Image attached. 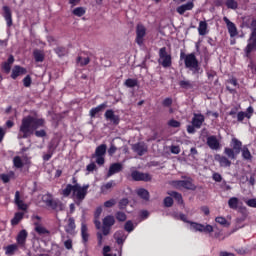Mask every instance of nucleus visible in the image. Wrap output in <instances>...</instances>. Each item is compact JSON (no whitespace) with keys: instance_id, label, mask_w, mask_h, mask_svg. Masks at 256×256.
<instances>
[{"instance_id":"nucleus-19","label":"nucleus","mask_w":256,"mask_h":256,"mask_svg":"<svg viewBox=\"0 0 256 256\" xmlns=\"http://www.w3.org/2000/svg\"><path fill=\"white\" fill-rule=\"evenodd\" d=\"M3 17L6 21L7 27H11L13 25V15L11 14V8L9 6H3Z\"/></svg>"},{"instance_id":"nucleus-15","label":"nucleus","mask_w":256,"mask_h":256,"mask_svg":"<svg viewBox=\"0 0 256 256\" xmlns=\"http://www.w3.org/2000/svg\"><path fill=\"white\" fill-rule=\"evenodd\" d=\"M104 117L106 121H110L113 125H119V116L112 109L106 110Z\"/></svg>"},{"instance_id":"nucleus-49","label":"nucleus","mask_w":256,"mask_h":256,"mask_svg":"<svg viewBox=\"0 0 256 256\" xmlns=\"http://www.w3.org/2000/svg\"><path fill=\"white\" fill-rule=\"evenodd\" d=\"M55 53L58 54V57H63L64 55L67 54V49L65 47H57L55 48Z\"/></svg>"},{"instance_id":"nucleus-9","label":"nucleus","mask_w":256,"mask_h":256,"mask_svg":"<svg viewBox=\"0 0 256 256\" xmlns=\"http://www.w3.org/2000/svg\"><path fill=\"white\" fill-rule=\"evenodd\" d=\"M159 63L162 65V67L167 68L171 67V54L167 53V48L162 47L159 50Z\"/></svg>"},{"instance_id":"nucleus-40","label":"nucleus","mask_w":256,"mask_h":256,"mask_svg":"<svg viewBox=\"0 0 256 256\" xmlns=\"http://www.w3.org/2000/svg\"><path fill=\"white\" fill-rule=\"evenodd\" d=\"M168 195H170V197H173L180 205L183 204V196L179 192H168Z\"/></svg>"},{"instance_id":"nucleus-52","label":"nucleus","mask_w":256,"mask_h":256,"mask_svg":"<svg viewBox=\"0 0 256 256\" xmlns=\"http://www.w3.org/2000/svg\"><path fill=\"white\" fill-rule=\"evenodd\" d=\"M168 125L169 127H174L175 129L181 127V122L175 120V119H171L170 121H168Z\"/></svg>"},{"instance_id":"nucleus-44","label":"nucleus","mask_w":256,"mask_h":256,"mask_svg":"<svg viewBox=\"0 0 256 256\" xmlns=\"http://www.w3.org/2000/svg\"><path fill=\"white\" fill-rule=\"evenodd\" d=\"M86 9L85 8H83V7H77V8H75L73 11H72V13H73V15H75L76 17H83V15H85V13H86Z\"/></svg>"},{"instance_id":"nucleus-5","label":"nucleus","mask_w":256,"mask_h":256,"mask_svg":"<svg viewBox=\"0 0 256 256\" xmlns=\"http://www.w3.org/2000/svg\"><path fill=\"white\" fill-rule=\"evenodd\" d=\"M250 29H252V33L245 48V53L247 56H249L252 51H256V19L251 21Z\"/></svg>"},{"instance_id":"nucleus-12","label":"nucleus","mask_w":256,"mask_h":256,"mask_svg":"<svg viewBox=\"0 0 256 256\" xmlns=\"http://www.w3.org/2000/svg\"><path fill=\"white\" fill-rule=\"evenodd\" d=\"M149 150V147L145 144V142H138L132 145V151L137 153L139 157H143L145 153Z\"/></svg>"},{"instance_id":"nucleus-20","label":"nucleus","mask_w":256,"mask_h":256,"mask_svg":"<svg viewBox=\"0 0 256 256\" xmlns=\"http://www.w3.org/2000/svg\"><path fill=\"white\" fill-rule=\"evenodd\" d=\"M27 231L26 230H21L16 238L17 245L20 247H25V243H27Z\"/></svg>"},{"instance_id":"nucleus-3","label":"nucleus","mask_w":256,"mask_h":256,"mask_svg":"<svg viewBox=\"0 0 256 256\" xmlns=\"http://www.w3.org/2000/svg\"><path fill=\"white\" fill-rule=\"evenodd\" d=\"M180 59L184 61V65L186 69L192 72V75H201L203 70L201 66H199V60H197V56L195 53L185 54V52L180 53Z\"/></svg>"},{"instance_id":"nucleus-53","label":"nucleus","mask_w":256,"mask_h":256,"mask_svg":"<svg viewBox=\"0 0 256 256\" xmlns=\"http://www.w3.org/2000/svg\"><path fill=\"white\" fill-rule=\"evenodd\" d=\"M77 61H78V63L80 64V65H89V57H78V59H77Z\"/></svg>"},{"instance_id":"nucleus-51","label":"nucleus","mask_w":256,"mask_h":256,"mask_svg":"<svg viewBox=\"0 0 256 256\" xmlns=\"http://www.w3.org/2000/svg\"><path fill=\"white\" fill-rule=\"evenodd\" d=\"M42 200L47 205V207H49L50 203L53 201V197L51 196V194H46L42 197Z\"/></svg>"},{"instance_id":"nucleus-28","label":"nucleus","mask_w":256,"mask_h":256,"mask_svg":"<svg viewBox=\"0 0 256 256\" xmlns=\"http://www.w3.org/2000/svg\"><path fill=\"white\" fill-rule=\"evenodd\" d=\"M5 255L13 256L17 251H19V245L18 244H10L6 247H4Z\"/></svg>"},{"instance_id":"nucleus-6","label":"nucleus","mask_w":256,"mask_h":256,"mask_svg":"<svg viewBox=\"0 0 256 256\" xmlns=\"http://www.w3.org/2000/svg\"><path fill=\"white\" fill-rule=\"evenodd\" d=\"M32 221L34 223V231L39 235V237H49V235H51V232L41 225V218L39 216H32Z\"/></svg>"},{"instance_id":"nucleus-38","label":"nucleus","mask_w":256,"mask_h":256,"mask_svg":"<svg viewBox=\"0 0 256 256\" xmlns=\"http://www.w3.org/2000/svg\"><path fill=\"white\" fill-rule=\"evenodd\" d=\"M198 33L201 36H205V34L207 33V22L206 21L199 22Z\"/></svg>"},{"instance_id":"nucleus-24","label":"nucleus","mask_w":256,"mask_h":256,"mask_svg":"<svg viewBox=\"0 0 256 256\" xmlns=\"http://www.w3.org/2000/svg\"><path fill=\"white\" fill-rule=\"evenodd\" d=\"M193 7H195V4H193V2H187L186 4L179 6L176 11L177 13H179V15H184L186 11L193 10Z\"/></svg>"},{"instance_id":"nucleus-34","label":"nucleus","mask_w":256,"mask_h":256,"mask_svg":"<svg viewBox=\"0 0 256 256\" xmlns=\"http://www.w3.org/2000/svg\"><path fill=\"white\" fill-rule=\"evenodd\" d=\"M113 187H115V181L111 180L106 184H103L100 188L101 193H103V195L107 194L109 191H111V189H113Z\"/></svg>"},{"instance_id":"nucleus-25","label":"nucleus","mask_w":256,"mask_h":256,"mask_svg":"<svg viewBox=\"0 0 256 256\" xmlns=\"http://www.w3.org/2000/svg\"><path fill=\"white\" fill-rule=\"evenodd\" d=\"M114 239L116 240V243L118 245H123V243H125V241L127 239V235H125V231L119 230V231L115 232Z\"/></svg>"},{"instance_id":"nucleus-62","label":"nucleus","mask_w":256,"mask_h":256,"mask_svg":"<svg viewBox=\"0 0 256 256\" xmlns=\"http://www.w3.org/2000/svg\"><path fill=\"white\" fill-rule=\"evenodd\" d=\"M215 221L220 225H227V219L225 217H216Z\"/></svg>"},{"instance_id":"nucleus-58","label":"nucleus","mask_w":256,"mask_h":256,"mask_svg":"<svg viewBox=\"0 0 256 256\" xmlns=\"http://www.w3.org/2000/svg\"><path fill=\"white\" fill-rule=\"evenodd\" d=\"M162 105L164 107H171V105H173V99L171 98H165L162 102Z\"/></svg>"},{"instance_id":"nucleus-18","label":"nucleus","mask_w":256,"mask_h":256,"mask_svg":"<svg viewBox=\"0 0 256 256\" xmlns=\"http://www.w3.org/2000/svg\"><path fill=\"white\" fill-rule=\"evenodd\" d=\"M14 202L20 211H27V209H29V206L25 204L23 200H21V194L19 193V191L15 192Z\"/></svg>"},{"instance_id":"nucleus-63","label":"nucleus","mask_w":256,"mask_h":256,"mask_svg":"<svg viewBox=\"0 0 256 256\" xmlns=\"http://www.w3.org/2000/svg\"><path fill=\"white\" fill-rule=\"evenodd\" d=\"M246 205H248V207L256 208V198H252V199L247 200Z\"/></svg>"},{"instance_id":"nucleus-1","label":"nucleus","mask_w":256,"mask_h":256,"mask_svg":"<svg viewBox=\"0 0 256 256\" xmlns=\"http://www.w3.org/2000/svg\"><path fill=\"white\" fill-rule=\"evenodd\" d=\"M39 127H45V119L36 118L31 115L24 117L19 128L18 139L31 137Z\"/></svg>"},{"instance_id":"nucleus-16","label":"nucleus","mask_w":256,"mask_h":256,"mask_svg":"<svg viewBox=\"0 0 256 256\" xmlns=\"http://www.w3.org/2000/svg\"><path fill=\"white\" fill-rule=\"evenodd\" d=\"M207 145L212 149V151H217L221 149V143H219V139H217V136H209L207 138Z\"/></svg>"},{"instance_id":"nucleus-37","label":"nucleus","mask_w":256,"mask_h":256,"mask_svg":"<svg viewBox=\"0 0 256 256\" xmlns=\"http://www.w3.org/2000/svg\"><path fill=\"white\" fill-rule=\"evenodd\" d=\"M228 207L230 209H238L239 207V198L237 197H231L229 200H228Z\"/></svg>"},{"instance_id":"nucleus-56","label":"nucleus","mask_w":256,"mask_h":256,"mask_svg":"<svg viewBox=\"0 0 256 256\" xmlns=\"http://www.w3.org/2000/svg\"><path fill=\"white\" fill-rule=\"evenodd\" d=\"M116 203H117V201H115V199H110V200L104 202V207L109 209V208L113 207Z\"/></svg>"},{"instance_id":"nucleus-11","label":"nucleus","mask_w":256,"mask_h":256,"mask_svg":"<svg viewBox=\"0 0 256 256\" xmlns=\"http://www.w3.org/2000/svg\"><path fill=\"white\" fill-rule=\"evenodd\" d=\"M145 35H147V29L145 26H143V24H138L136 27V43L140 47L143 45Z\"/></svg>"},{"instance_id":"nucleus-60","label":"nucleus","mask_w":256,"mask_h":256,"mask_svg":"<svg viewBox=\"0 0 256 256\" xmlns=\"http://www.w3.org/2000/svg\"><path fill=\"white\" fill-rule=\"evenodd\" d=\"M64 247L68 250L73 249V240L68 239L64 241Z\"/></svg>"},{"instance_id":"nucleus-8","label":"nucleus","mask_w":256,"mask_h":256,"mask_svg":"<svg viewBox=\"0 0 256 256\" xmlns=\"http://www.w3.org/2000/svg\"><path fill=\"white\" fill-rule=\"evenodd\" d=\"M173 185L174 187H177V189H188L189 191H195V189H197V186L193 184V180L191 178L174 181Z\"/></svg>"},{"instance_id":"nucleus-57","label":"nucleus","mask_w":256,"mask_h":256,"mask_svg":"<svg viewBox=\"0 0 256 256\" xmlns=\"http://www.w3.org/2000/svg\"><path fill=\"white\" fill-rule=\"evenodd\" d=\"M164 205L166 206V207H173V198H171V197H166L165 199H164Z\"/></svg>"},{"instance_id":"nucleus-41","label":"nucleus","mask_w":256,"mask_h":256,"mask_svg":"<svg viewBox=\"0 0 256 256\" xmlns=\"http://www.w3.org/2000/svg\"><path fill=\"white\" fill-rule=\"evenodd\" d=\"M13 177H15L14 172H10L9 174H0V179L3 181V183H9Z\"/></svg>"},{"instance_id":"nucleus-33","label":"nucleus","mask_w":256,"mask_h":256,"mask_svg":"<svg viewBox=\"0 0 256 256\" xmlns=\"http://www.w3.org/2000/svg\"><path fill=\"white\" fill-rule=\"evenodd\" d=\"M33 56L36 63H43V61H45V54L39 49L33 51Z\"/></svg>"},{"instance_id":"nucleus-46","label":"nucleus","mask_w":256,"mask_h":256,"mask_svg":"<svg viewBox=\"0 0 256 256\" xmlns=\"http://www.w3.org/2000/svg\"><path fill=\"white\" fill-rule=\"evenodd\" d=\"M242 157L243 159H246L247 161H249L251 159V152L249 151V148H247V146H243L242 148Z\"/></svg>"},{"instance_id":"nucleus-23","label":"nucleus","mask_w":256,"mask_h":256,"mask_svg":"<svg viewBox=\"0 0 256 256\" xmlns=\"http://www.w3.org/2000/svg\"><path fill=\"white\" fill-rule=\"evenodd\" d=\"M27 73V69L19 66V65H16L14 66V68L12 69V74H11V77L13 79H17V77L21 76V75H25Z\"/></svg>"},{"instance_id":"nucleus-47","label":"nucleus","mask_w":256,"mask_h":256,"mask_svg":"<svg viewBox=\"0 0 256 256\" xmlns=\"http://www.w3.org/2000/svg\"><path fill=\"white\" fill-rule=\"evenodd\" d=\"M137 79H132V78H128L125 82H124V85L126 87H129V88H133V87H137Z\"/></svg>"},{"instance_id":"nucleus-26","label":"nucleus","mask_w":256,"mask_h":256,"mask_svg":"<svg viewBox=\"0 0 256 256\" xmlns=\"http://www.w3.org/2000/svg\"><path fill=\"white\" fill-rule=\"evenodd\" d=\"M123 170V164L121 163H114L110 166L108 171V177H112V175H115V173H119Z\"/></svg>"},{"instance_id":"nucleus-42","label":"nucleus","mask_w":256,"mask_h":256,"mask_svg":"<svg viewBox=\"0 0 256 256\" xmlns=\"http://www.w3.org/2000/svg\"><path fill=\"white\" fill-rule=\"evenodd\" d=\"M179 86L182 88V89H193V83L189 80H181L179 82Z\"/></svg>"},{"instance_id":"nucleus-59","label":"nucleus","mask_w":256,"mask_h":256,"mask_svg":"<svg viewBox=\"0 0 256 256\" xmlns=\"http://www.w3.org/2000/svg\"><path fill=\"white\" fill-rule=\"evenodd\" d=\"M103 230L102 232H97V239H98V247L103 245Z\"/></svg>"},{"instance_id":"nucleus-4","label":"nucleus","mask_w":256,"mask_h":256,"mask_svg":"<svg viewBox=\"0 0 256 256\" xmlns=\"http://www.w3.org/2000/svg\"><path fill=\"white\" fill-rule=\"evenodd\" d=\"M179 219L183 221L184 223L190 224V229L192 231H199L200 233H213V226L207 224H199L197 222H191L187 220V216L185 214H180Z\"/></svg>"},{"instance_id":"nucleus-50","label":"nucleus","mask_w":256,"mask_h":256,"mask_svg":"<svg viewBox=\"0 0 256 256\" xmlns=\"http://www.w3.org/2000/svg\"><path fill=\"white\" fill-rule=\"evenodd\" d=\"M116 219H117V221H120V222L127 221V214L119 211L116 213Z\"/></svg>"},{"instance_id":"nucleus-36","label":"nucleus","mask_w":256,"mask_h":256,"mask_svg":"<svg viewBox=\"0 0 256 256\" xmlns=\"http://www.w3.org/2000/svg\"><path fill=\"white\" fill-rule=\"evenodd\" d=\"M136 193L138 197L144 199V201H149V191H147L146 189L139 188L138 190H136Z\"/></svg>"},{"instance_id":"nucleus-39","label":"nucleus","mask_w":256,"mask_h":256,"mask_svg":"<svg viewBox=\"0 0 256 256\" xmlns=\"http://www.w3.org/2000/svg\"><path fill=\"white\" fill-rule=\"evenodd\" d=\"M225 5L227 9H232L233 11H235L239 7V3L236 0H226Z\"/></svg>"},{"instance_id":"nucleus-31","label":"nucleus","mask_w":256,"mask_h":256,"mask_svg":"<svg viewBox=\"0 0 256 256\" xmlns=\"http://www.w3.org/2000/svg\"><path fill=\"white\" fill-rule=\"evenodd\" d=\"M48 207H50V209H54V211H63L65 209V206L63 203H61V201L53 199Z\"/></svg>"},{"instance_id":"nucleus-35","label":"nucleus","mask_w":256,"mask_h":256,"mask_svg":"<svg viewBox=\"0 0 256 256\" xmlns=\"http://www.w3.org/2000/svg\"><path fill=\"white\" fill-rule=\"evenodd\" d=\"M24 215H25V213H23V212H16L14 217L11 220V225H13V226L19 225V223L23 219Z\"/></svg>"},{"instance_id":"nucleus-32","label":"nucleus","mask_w":256,"mask_h":256,"mask_svg":"<svg viewBox=\"0 0 256 256\" xmlns=\"http://www.w3.org/2000/svg\"><path fill=\"white\" fill-rule=\"evenodd\" d=\"M105 107H107V103H102L100 105H98L97 107H94L90 110V117L93 119L95 118V116L98 114V113H101V111L103 109H105Z\"/></svg>"},{"instance_id":"nucleus-17","label":"nucleus","mask_w":256,"mask_h":256,"mask_svg":"<svg viewBox=\"0 0 256 256\" xmlns=\"http://www.w3.org/2000/svg\"><path fill=\"white\" fill-rule=\"evenodd\" d=\"M203 123H205V116L203 114L195 113L192 118V125L196 129H201Z\"/></svg>"},{"instance_id":"nucleus-64","label":"nucleus","mask_w":256,"mask_h":256,"mask_svg":"<svg viewBox=\"0 0 256 256\" xmlns=\"http://www.w3.org/2000/svg\"><path fill=\"white\" fill-rule=\"evenodd\" d=\"M35 136L36 137H46L47 132H45V130H37V131H35Z\"/></svg>"},{"instance_id":"nucleus-48","label":"nucleus","mask_w":256,"mask_h":256,"mask_svg":"<svg viewBox=\"0 0 256 256\" xmlns=\"http://www.w3.org/2000/svg\"><path fill=\"white\" fill-rule=\"evenodd\" d=\"M13 164H14V167H16L17 169H21V167H23V161L21 160V157L19 156L14 157Z\"/></svg>"},{"instance_id":"nucleus-7","label":"nucleus","mask_w":256,"mask_h":256,"mask_svg":"<svg viewBox=\"0 0 256 256\" xmlns=\"http://www.w3.org/2000/svg\"><path fill=\"white\" fill-rule=\"evenodd\" d=\"M105 153H107V145L101 144L96 148L92 157L96 158L97 165H105Z\"/></svg>"},{"instance_id":"nucleus-27","label":"nucleus","mask_w":256,"mask_h":256,"mask_svg":"<svg viewBox=\"0 0 256 256\" xmlns=\"http://www.w3.org/2000/svg\"><path fill=\"white\" fill-rule=\"evenodd\" d=\"M15 63V58L13 55H10L6 62L2 63V69L5 73H11V65Z\"/></svg>"},{"instance_id":"nucleus-54","label":"nucleus","mask_w":256,"mask_h":256,"mask_svg":"<svg viewBox=\"0 0 256 256\" xmlns=\"http://www.w3.org/2000/svg\"><path fill=\"white\" fill-rule=\"evenodd\" d=\"M95 169H97V165H95V162H92L86 166V171H88V173H93Z\"/></svg>"},{"instance_id":"nucleus-22","label":"nucleus","mask_w":256,"mask_h":256,"mask_svg":"<svg viewBox=\"0 0 256 256\" xmlns=\"http://www.w3.org/2000/svg\"><path fill=\"white\" fill-rule=\"evenodd\" d=\"M214 159H215V161L220 163V167H231V161L225 156H221L220 154H216L214 156Z\"/></svg>"},{"instance_id":"nucleus-55","label":"nucleus","mask_w":256,"mask_h":256,"mask_svg":"<svg viewBox=\"0 0 256 256\" xmlns=\"http://www.w3.org/2000/svg\"><path fill=\"white\" fill-rule=\"evenodd\" d=\"M31 76L27 75L24 79H23V85L24 87H31Z\"/></svg>"},{"instance_id":"nucleus-10","label":"nucleus","mask_w":256,"mask_h":256,"mask_svg":"<svg viewBox=\"0 0 256 256\" xmlns=\"http://www.w3.org/2000/svg\"><path fill=\"white\" fill-rule=\"evenodd\" d=\"M115 225V217L108 215L103 219V227H102V231H103V235L105 237H107V235H109V233H111V227H113Z\"/></svg>"},{"instance_id":"nucleus-14","label":"nucleus","mask_w":256,"mask_h":256,"mask_svg":"<svg viewBox=\"0 0 256 256\" xmlns=\"http://www.w3.org/2000/svg\"><path fill=\"white\" fill-rule=\"evenodd\" d=\"M131 177L134 181H151V175L149 173L133 171Z\"/></svg>"},{"instance_id":"nucleus-30","label":"nucleus","mask_w":256,"mask_h":256,"mask_svg":"<svg viewBox=\"0 0 256 256\" xmlns=\"http://www.w3.org/2000/svg\"><path fill=\"white\" fill-rule=\"evenodd\" d=\"M231 145L236 155H239L241 153V147H243V143L237 138H232Z\"/></svg>"},{"instance_id":"nucleus-43","label":"nucleus","mask_w":256,"mask_h":256,"mask_svg":"<svg viewBox=\"0 0 256 256\" xmlns=\"http://www.w3.org/2000/svg\"><path fill=\"white\" fill-rule=\"evenodd\" d=\"M135 227H137V224L134 225V224H133V221H131V220H128V221L125 223V225H124V229H125V231H127L128 233L133 232V231L135 230Z\"/></svg>"},{"instance_id":"nucleus-2","label":"nucleus","mask_w":256,"mask_h":256,"mask_svg":"<svg viewBox=\"0 0 256 256\" xmlns=\"http://www.w3.org/2000/svg\"><path fill=\"white\" fill-rule=\"evenodd\" d=\"M89 191V184H85L81 186V184H67L66 187L62 190L63 197H69L72 195V199H74L76 205H81L84 199L87 197V193Z\"/></svg>"},{"instance_id":"nucleus-21","label":"nucleus","mask_w":256,"mask_h":256,"mask_svg":"<svg viewBox=\"0 0 256 256\" xmlns=\"http://www.w3.org/2000/svg\"><path fill=\"white\" fill-rule=\"evenodd\" d=\"M81 237L82 243H84V245H87L89 241V228H87V224L85 222L81 223Z\"/></svg>"},{"instance_id":"nucleus-29","label":"nucleus","mask_w":256,"mask_h":256,"mask_svg":"<svg viewBox=\"0 0 256 256\" xmlns=\"http://www.w3.org/2000/svg\"><path fill=\"white\" fill-rule=\"evenodd\" d=\"M75 219L74 218H69L68 219V224L65 226V231L69 235H74L75 233Z\"/></svg>"},{"instance_id":"nucleus-61","label":"nucleus","mask_w":256,"mask_h":256,"mask_svg":"<svg viewBox=\"0 0 256 256\" xmlns=\"http://www.w3.org/2000/svg\"><path fill=\"white\" fill-rule=\"evenodd\" d=\"M128 204H129V200H127V198H124L119 202V208L125 209V207H127Z\"/></svg>"},{"instance_id":"nucleus-13","label":"nucleus","mask_w":256,"mask_h":256,"mask_svg":"<svg viewBox=\"0 0 256 256\" xmlns=\"http://www.w3.org/2000/svg\"><path fill=\"white\" fill-rule=\"evenodd\" d=\"M223 21L226 23V27L228 29V33L230 37H237L238 32H237V26L235 25V23L231 22V20H229L227 16L223 17Z\"/></svg>"},{"instance_id":"nucleus-45","label":"nucleus","mask_w":256,"mask_h":256,"mask_svg":"<svg viewBox=\"0 0 256 256\" xmlns=\"http://www.w3.org/2000/svg\"><path fill=\"white\" fill-rule=\"evenodd\" d=\"M224 153L225 155H227L229 159H235L237 155V153H235V150L233 148H227V147L226 149H224Z\"/></svg>"}]
</instances>
